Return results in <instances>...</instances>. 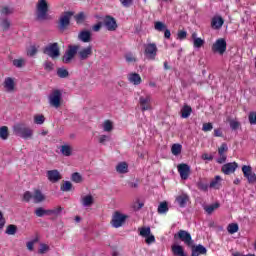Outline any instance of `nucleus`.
<instances>
[{"mask_svg": "<svg viewBox=\"0 0 256 256\" xmlns=\"http://www.w3.org/2000/svg\"><path fill=\"white\" fill-rule=\"evenodd\" d=\"M0 13L4 17H7V15H13V8L5 6L1 9Z\"/></svg>", "mask_w": 256, "mask_h": 256, "instance_id": "09e8293b", "label": "nucleus"}, {"mask_svg": "<svg viewBox=\"0 0 256 256\" xmlns=\"http://www.w3.org/2000/svg\"><path fill=\"white\" fill-rule=\"evenodd\" d=\"M72 151L73 150L69 145H62L60 149V152L62 153V155H64V157H71Z\"/></svg>", "mask_w": 256, "mask_h": 256, "instance_id": "c9c22d12", "label": "nucleus"}, {"mask_svg": "<svg viewBox=\"0 0 256 256\" xmlns=\"http://www.w3.org/2000/svg\"><path fill=\"white\" fill-rule=\"evenodd\" d=\"M171 251L174 256H187V254L185 253V249H183V246L178 244L172 245Z\"/></svg>", "mask_w": 256, "mask_h": 256, "instance_id": "412c9836", "label": "nucleus"}, {"mask_svg": "<svg viewBox=\"0 0 256 256\" xmlns=\"http://www.w3.org/2000/svg\"><path fill=\"white\" fill-rule=\"evenodd\" d=\"M183 149V146L181 144H173L171 148L172 155H181V151Z\"/></svg>", "mask_w": 256, "mask_h": 256, "instance_id": "4c0bfd02", "label": "nucleus"}, {"mask_svg": "<svg viewBox=\"0 0 256 256\" xmlns=\"http://www.w3.org/2000/svg\"><path fill=\"white\" fill-rule=\"evenodd\" d=\"M5 223L6 220H5V217H3V212L0 211V230L3 229V227H5Z\"/></svg>", "mask_w": 256, "mask_h": 256, "instance_id": "774afa93", "label": "nucleus"}, {"mask_svg": "<svg viewBox=\"0 0 256 256\" xmlns=\"http://www.w3.org/2000/svg\"><path fill=\"white\" fill-rule=\"evenodd\" d=\"M61 213H63V207H61V206H58L53 209H48V216L53 215L54 217H59V215H61Z\"/></svg>", "mask_w": 256, "mask_h": 256, "instance_id": "72a5a7b5", "label": "nucleus"}, {"mask_svg": "<svg viewBox=\"0 0 256 256\" xmlns=\"http://www.w3.org/2000/svg\"><path fill=\"white\" fill-rule=\"evenodd\" d=\"M215 209H219V203H215L204 207V210L206 211V213H208V215H211V213H213Z\"/></svg>", "mask_w": 256, "mask_h": 256, "instance_id": "37998d69", "label": "nucleus"}, {"mask_svg": "<svg viewBox=\"0 0 256 256\" xmlns=\"http://www.w3.org/2000/svg\"><path fill=\"white\" fill-rule=\"evenodd\" d=\"M177 39H180V41H183V39H187V31L179 30L177 33Z\"/></svg>", "mask_w": 256, "mask_h": 256, "instance_id": "13d9d810", "label": "nucleus"}, {"mask_svg": "<svg viewBox=\"0 0 256 256\" xmlns=\"http://www.w3.org/2000/svg\"><path fill=\"white\" fill-rule=\"evenodd\" d=\"M181 117L182 119H189L191 117V113H193V108L189 106L188 104H184V106L181 108Z\"/></svg>", "mask_w": 256, "mask_h": 256, "instance_id": "4be33fe9", "label": "nucleus"}, {"mask_svg": "<svg viewBox=\"0 0 256 256\" xmlns=\"http://www.w3.org/2000/svg\"><path fill=\"white\" fill-rule=\"evenodd\" d=\"M196 187L199 189V191H203L204 193H207L209 191V184L203 180V178H199V180L196 182Z\"/></svg>", "mask_w": 256, "mask_h": 256, "instance_id": "b1692460", "label": "nucleus"}, {"mask_svg": "<svg viewBox=\"0 0 256 256\" xmlns=\"http://www.w3.org/2000/svg\"><path fill=\"white\" fill-rule=\"evenodd\" d=\"M154 28L156 31L163 32L167 28V25H165V23H163L161 21H157L154 24Z\"/></svg>", "mask_w": 256, "mask_h": 256, "instance_id": "a18cd8bd", "label": "nucleus"}, {"mask_svg": "<svg viewBox=\"0 0 256 256\" xmlns=\"http://www.w3.org/2000/svg\"><path fill=\"white\" fill-rule=\"evenodd\" d=\"M4 87L8 91H13V89H15V81L13 80V78L11 77L6 78L4 81Z\"/></svg>", "mask_w": 256, "mask_h": 256, "instance_id": "c756f323", "label": "nucleus"}, {"mask_svg": "<svg viewBox=\"0 0 256 256\" xmlns=\"http://www.w3.org/2000/svg\"><path fill=\"white\" fill-rule=\"evenodd\" d=\"M79 41H82V43H90L91 41V31L89 30H83L78 34Z\"/></svg>", "mask_w": 256, "mask_h": 256, "instance_id": "aec40b11", "label": "nucleus"}, {"mask_svg": "<svg viewBox=\"0 0 256 256\" xmlns=\"http://www.w3.org/2000/svg\"><path fill=\"white\" fill-rule=\"evenodd\" d=\"M91 55H93L92 46L84 47L81 49L80 45L70 44L62 56V63L69 65V63H71L75 57H78L79 61H87Z\"/></svg>", "mask_w": 256, "mask_h": 256, "instance_id": "f257e3e1", "label": "nucleus"}, {"mask_svg": "<svg viewBox=\"0 0 256 256\" xmlns=\"http://www.w3.org/2000/svg\"><path fill=\"white\" fill-rule=\"evenodd\" d=\"M229 123H230V128L232 129V131H237V129H239V127H240V125H241V124H240L238 121H236V120H230Z\"/></svg>", "mask_w": 256, "mask_h": 256, "instance_id": "5fc2aeb1", "label": "nucleus"}, {"mask_svg": "<svg viewBox=\"0 0 256 256\" xmlns=\"http://www.w3.org/2000/svg\"><path fill=\"white\" fill-rule=\"evenodd\" d=\"M178 172L180 173L181 179H183V181H187V179H189V175H191V167L185 163L179 164Z\"/></svg>", "mask_w": 256, "mask_h": 256, "instance_id": "4468645a", "label": "nucleus"}, {"mask_svg": "<svg viewBox=\"0 0 256 256\" xmlns=\"http://www.w3.org/2000/svg\"><path fill=\"white\" fill-rule=\"evenodd\" d=\"M53 67H54L53 62H51L49 60L44 62L45 71L51 72V71H53Z\"/></svg>", "mask_w": 256, "mask_h": 256, "instance_id": "6e6d98bb", "label": "nucleus"}, {"mask_svg": "<svg viewBox=\"0 0 256 256\" xmlns=\"http://www.w3.org/2000/svg\"><path fill=\"white\" fill-rule=\"evenodd\" d=\"M37 46L35 45H31L28 49H27V55L28 57H35V55H37Z\"/></svg>", "mask_w": 256, "mask_h": 256, "instance_id": "49530a36", "label": "nucleus"}, {"mask_svg": "<svg viewBox=\"0 0 256 256\" xmlns=\"http://www.w3.org/2000/svg\"><path fill=\"white\" fill-rule=\"evenodd\" d=\"M157 45L155 43H149L145 46V55L147 59L151 61H155V57H157Z\"/></svg>", "mask_w": 256, "mask_h": 256, "instance_id": "9b49d317", "label": "nucleus"}, {"mask_svg": "<svg viewBox=\"0 0 256 256\" xmlns=\"http://www.w3.org/2000/svg\"><path fill=\"white\" fill-rule=\"evenodd\" d=\"M33 199V194H31V192L26 191L23 195V201H25L26 203H29V201H31Z\"/></svg>", "mask_w": 256, "mask_h": 256, "instance_id": "052dcab7", "label": "nucleus"}, {"mask_svg": "<svg viewBox=\"0 0 256 256\" xmlns=\"http://www.w3.org/2000/svg\"><path fill=\"white\" fill-rule=\"evenodd\" d=\"M71 179L74 183H81L83 181V177L78 172H74Z\"/></svg>", "mask_w": 256, "mask_h": 256, "instance_id": "de8ad7c7", "label": "nucleus"}, {"mask_svg": "<svg viewBox=\"0 0 256 256\" xmlns=\"http://www.w3.org/2000/svg\"><path fill=\"white\" fill-rule=\"evenodd\" d=\"M120 3L123 7H130L133 5V0H120Z\"/></svg>", "mask_w": 256, "mask_h": 256, "instance_id": "338daca9", "label": "nucleus"}, {"mask_svg": "<svg viewBox=\"0 0 256 256\" xmlns=\"http://www.w3.org/2000/svg\"><path fill=\"white\" fill-rule=\"evenodd\" d=\"M202 131L204 132H208V131H213V124L208 122V123H204L203 127H202Z\"/></svg>", "mask_w": 256, "mask_h": 256, "instance_id": "680f3d73", "label": "nucleus"}, {"mask_svg": "<svg viewBox=\"0 0 256 256\" xmlns=\"http://www.w3.org/2000/svg\"><path fill=\"white\" fill-rule=\"evenodd\" d=\"M104 26L108 31H117V20L112 16H106L104 19Z\"/></svg>", "mask_w": 256, "mask_h": 256, "instance_id": "f3484780", "label": "nucleus"}, {"mask_svg": "<svg viewBox=\"0 0 256 256\" xmlns=\"http://www.w3.org/2000/svg\"><path fill=\"white\" fill-rule=\"evenodd\" d=\"M227 231L228 233H230V235H234V233H237V231H239V225L237 223H231L228 225Z\"/></svg>", "mask_w": 256, "mask_h": 256, "instance_id": "ea45409f", "label": "nucleus"}, {"mask_svg": "<svg viewBox=\"0 0 256 256\" xmlns=\"http://www.w3.org/2000/svg\"><path fill=\"white\" fill-rule=\"evenodd\" d=\"M33 199L34 203H43V201H45V195L43 192H41V190L37 189L34 191Z\"/></svg>", "mask_w": 256, "mask_h": 256, "instance_id": "a878e982", "label": "nucleus"}, {"mask_svg": "<svg viewBox=\"0 0 256 256\" xmlns=\"http://www.w3.org/2000/svg\"><path fill=\"white\" fill-rule=\"evenodd\" d=\"M62 97H63V94L61 90L59 89L53 90L52 93L48 96L50 107H54V109H59V107H61Z\"/></svg>", "mask_w": 256, "mask_h": 256, "instance_id": "39448f33", "label": "nucleus"}, {"mask_svg": "<svg viewBox=\"0 0 256 256\" xmlns=\"http://www.w3.org/2000/svg\"><path fill=\"white\" fill-rule=\"evenodd\" d=\"M93 204V196L92 195H87L82 198V205L84 207H91Z\"/></svg>", "mask_w": 256, "mask_h": 256, "instance_id": "e433bc0d", "label": "nucleus"}, {"mask_svg": "<svg viewBox=\"0 0 256 256\" xmlns=\"http://www.w3.org/2000/svg\"><path fill=\"white\" fill-rule=\"evenodd\" d=\"M144 205L145 204L143 202L136 200L133 204V209H134V211H139V210L143 209Z\"/></svg>", "mask_w": 256, "mask_h": 256, "instance_id": "864d4df0", "label": "nucleus"}, {"mask_svg": "<svg viewBox=\"0 0 256 256\" xmlns=\"http://www.w3.org/2000/svg\"><path fill=\"white\" fill-rule=\"evenodd\" d=\"M49 13V3L47 0H38L36 4V16L39 21H45Z\"/></svg>", "mask_w": 256, "mask_h": 256, "instance_id": "7ed1b4c3", "label": "nucleus"}, {"mask_svg": "<svg viewBox=\"0 0 256 256\" xmlns=\"http://www.w3.org/2000/svg\"><path fill=\"white\" fill-rule=\"evenodd\" d=\"M176 201L179 207H187V203H189V195L182 194L176 198Z\"/></svg>", "mask_w": 256, "mask_h": 256, "instance_id": "393cba45", "label": "nucleus"}, {"mask_svg": "<svg viewBox=\"0 0 256 256\" xmlns=\"http://www.w3.org/2000/svg\"><path fill=\"white\" fill-rule=\"evenodd\" d=\"M98 141L101 145H105V143H107V141H111V137H109L107 135H101V136H99Z\"/></svg>", "mask_w": 256, "mask_h": 256, "instance_id": "bf43d9fd", "label": "nucleus"}, {"mask_svg": "<svg viewBox=\"0 0 256 256\" xmlns=\"http://www.w3.org/2000/svg\"><path fill=\"white\" fill-rule=\"evenodd\" d=\"M140 235L141 237H148V235H151V228L150 227L140 228Z\"/></svg>", "mask_w": 256, "mask_h": 256, "instance_id": "8fccbe9b", "label": "nucleus"}, {"mask_svg": "<svg viewBox=\"0 0 256 256\" xmlns=\"http://www.w3.org/2000/svg\"><path fill=\"white\" fill-rule=\"evenodd\" d=\"M225 23V20L221 16H214L211 20V27L212 29L219 30L221 27H223V24Z\"/></svg>", "mask_w": 256, "mask_h": 256, "instance_id": "6ab92c4d", "label": "nucleus"}, {"mask_svg": "<svg viewBox=\"0 0 256 256\" xmlns=\"http://www.w3.org/2000/svg\"><path fill=\"white\" fill-rule=\"evenodd\" d=\"M73 15H75V12L66 11L60 16L58 23L59 31H65V29L71 25V17H73Z\"/></svg>", "mask_w": 256, "mask_h": 256, "instance_id": "20e7f679", "label": "nucleus"}, {"mask_svg": "<svg viewBox=\"0 0 256 256\" xmlns=\"http://www.w3.org/2000/svg\"><path fill=\"white\" fill-rule=\"evenodd\" d=\"M34 123H36V125H43L45 123V116L43 115L34 116Z\"/></svg>", "mask_w": 256, "mask_h": 256, "instance_id": "3c124183", "label": "nucleus"}, {"mask_svg": "<svg viewBox=\"0 0 256 256\" xmlns=\"http://www.w3.org/2000/svg\"><path fill=\"white\" fill-rule=\"evenodd\" d=\"M57 75L60 79H67V77H69V71L65 68H58Z\"/></svg>", "mask_w": 256, "mask_h": 256, "instance_id": "58836bf2", "label": "nucleus"}, {"mask_svg": "<svg viewBox=\"0 0 256 256\" xmlns=\"http://www.w3.org/2000/svg\"><path fill=\"white\" fill-rule=\"evenodd\" d=\"M189 247L192 251L191 256L207 255V248L201 244L195 245V243H193L192 246Z\"/></svg>", "mask_w": 256, "mask_h": 256, "instance_id": "dca6fc26", "label": "nucleus"}, {"mask_svg": "<svg viewBox=\"0 0 256 256\" xmlns=\"http://www.w3.org/2000/svg\"><path fill=\"white\" fill-rule=\"evenodd\" d=\"M34 215H36V217H45V216H49V209L46 210L43 207H38L35 209L34 211Z\"/></svg>", "mask_w": 256, "mask_h": 256, "instance_id": "2f4dec72", "label": "nucleus"}, {"mask_svg": "<svg viewBox=\"0 0 256 256\" xmlns=\"http://www.w3.org/2000/svg\"><path fill=\"white\" fill-rule=\"evenodd\" d=\"M242 172L244 177L247 178L248 183H256V174L253 172V168L251 166H242Z\"/></svg>", "mask_w": 256, "mask_h": 256, "instance_id": "9d476101", "label": "nucleus"}, {"mask_svg": "<svg viewBox=\"0 0 256 256\" xmlns=\"http://www.w3.org/2000/svg\"><path fill=\"white\" fill-rule=\"evenodd\" d=\"M238 168L239 164L237 162H229L222 166L221 171L224 175H231L237 171Z\"/></svg>", "mask_w": 256, "mask_h": 256, "instance_id": "2eb2a0df", "label": "nucleus"}, {"mask_svg": "<svg viewBox=\"0 0 256 256\" xmlns=\"http://www.w3.org/2000/svg\"><path fill=\"white\" fill-rule=\"evenodd\" d=\"M46 177L50 183H59V181L63 179V176H61V173L57 169L48 170L46 172Z\"/></svg>", "mask_w": 256, "mask_h": 256, "instance_id": "ddd939ff", "label": "nucleus"}, {"mask_svg": "<svg viewBox=\"0 0 256 256\" xmlns=\"http://www.w3.org/2000/svg\"><path fill=\"white\" fill-rule=\"evenodd\" d=\"M75 20L77 23H82V21H85V13L80 12L75 16Z\"/></svg>", "mask_w": 256, "mask_h": 256, "instance_id": "e2e57ef3", "label": "nucleus"}, {"mask_svg": "<svg viewBox=\"0 0 256 256\" xmlns=\"http://www.w3.org/2000/svg\"><path fill=\"white\" fill-rule=\"evenodd\" d=\"M12 131L16 137H21V139H32L33 129H31L25 123H17L12 127Z\"/></svg>", "mask_w": 256, "mask_h": 256, "instance_id": "f03ea898", "label": "nucleus"}, {"mask_svg": "<svg viewBox=\"0 0 256 256\" xmlns=\"http://www.w3.org/2000/svg\"><path fill=\"white\" fill-rule=\"evenodd\" d=\"M0 139H2L3 141H7V139H9V127H0Z\"/></svg>", "mask_w": 256, "mask_h": 256, "instance_id": "473e14b6", "label": "nucleus"}, {"mask_svg": "<svg viewBox=\"0 0 256 256\" xmlns=\"http://www.w3.org/2000/svg\"><path fill=\"white\" fill-rule=\"evenodd\" d=\"M174 239H179L182 243L186 244L187 247H193V243H195L191 237V233L187 232V230H179L174 235Z\"/></svg>", "mask_w": 256, "mask_h": 256, "instance_id": "423d86ee", "label": "nucleus"}, {"mask_svg": "<svg viewBox=\"0 0 256 256\" xmlns=\"http://www.w3.org/2000/svg\"><path fill=\"white\" fill-rule=\"evenodd\" d=\"M248 119H249L250 125H256V112H250Z\"/></svg>", "mask_w": 256, "mask_h": 256, "instance_id": "4d7b16f0", "label": "nucleus"}, {"mask_svg": "<svg viewBox=\"0 0 256 256\" xmlns=\"http://www.w3.org/2000/svg\"><path fill=\"white\" fill-rule=\"evenodd\" d=\"M158 213L159 215H165V213H167V211H169V204L164 201V202H161L158 206Z\"/></svg>", "mask_w": 256, "mask_h": 256, "instance_id": "7c9ffc66", "label": "nucleus"}, {"mask_svg": "<svg viewBox=\"0 0 256 256\" xmlns=\"http://www.w3.org/2000/svg\"><path fill=\"white\" fill-rule=\"evenodd\" d=\"M48 250L49 246L47 244H41L38 253H40V255H44V253H47Z\"/></svg>", "mask_w": 256, "mask_h": 256, "instance_id": "0e129e2a", "label": "nucleus"}, {"mask_svg": "<svg viewBox=\"0 0 256 256\" xmlns=\"http://www.w3.org/2000/svg\"><path fill=\"white\" fill-rule=\"evenodd\" d=\"M17 233V227L13 224L7 226L6 235H15Z\"/></svg>", "mask_w": 256, "mask_h": 256, "instance_id": "c03bdc74", "label": "nucleus"}, {"mask_svg": "<svg viewBox=\"0 0 256 256\" xmlns=\"http://www.w3.org/2000/svg\"><path fill=\"white\" fill-rule=\"evenodd\" d=\"M128 81L133 83V85H141V76L137 73L130 74L128 76Z\"/></svg>", "mask_w": 256, "mask_h": 256, "instance_id": "cd10ccee", "label": "nucleus"}, {"mask_svg": "<svg viewBox=\"0 0 256 256\" xmlns=\"http://www.w3.org/2000/svg\"><path fill=\"white\" fill-rule=\"evenodd\" d=\"M192 39H193V46L195 49H201L203 45H205V40L197 37V33L192 34Z\"/></svg>", "mask_w": 256, "mask_h": 256, "instance_id": "5701e85b", "label": "nucleus"}, {"mask_svg": "<svg viewBox=\"0 0 256 256\" xmlns=\"http://www.w3.org/2000/svg\"><path fill=\"white\" fill-rule=\"evenodd\" d=\"M229 151V147L227 146V143H222L221 146L218 148V155L219 158H217L216 163H219V165H223L225 161H227V153Z\"/></svg>", "mask_w": 256, "mask_h": 256, "instance_id": "f8f14e48", "label": "nucleus"}, {"mask_svg": "<svg viewBox=\"0 0 256 256\" xmlns=\"http://www.w3.org/2000/svg\"><path fill=\"white\" fill-rule=\"evenodd\" d=\"M212 51L213 53L223 55L227 51V41H225L223 38L216 40V42L212 45Z\"/></svg>", "mask_w": 256, "mask_h": 256, "instance_id": "1a4fd4ad", "label": "nucleus"}, {"mask_svg": "<svg viewBox=\"0 0 256 256\" xmlns=\"http://www.w3.org/2000/svg\"><path fill=\"white\" fill-rule=\"evenodd\" d=\"M103 130L106 131L107 133L113 131V122H111L110 120L104 121Z\"/></svg>", "mask_w": 256, "mask_h": 256, "instance_id": "a19ab883", "label": "nucleus"}, {"mask_svg": "<svg viewBox=\"0 0 256 256\" xmlns=\"http://www.w3.org/2000/svg\"><path fill=\"white\" fill-rule=\"evenodd\" d=\"M0 27L3 29V31H9L11 28V21H9L7 18H1Z\"/></svg>", "mask_w": 256, "mask_h": 256, "instance_id": "f704fd0d", "label": "nucleus"}, {"mask_svg": "<svg viewBox=\"0 0 256 256\" xmlns=\"http://www.w3.org/2000/svg\"><path fill=\"white\" fill-rule=\"evenodd\" d=\"M221 181V176H215V178L209 184L210 189H220Z\"/></svg>", "mask_w": 256, "mask_h": 256, "instance_id": "c85d7f7f", "label": "nucleus"}, {"mask_svg": "<svg viewBox=\"0 0 256 256\" xmlns=\"http://www.w3.org/2000/svg\"><path fill=\"white\" fill-rule=\"evenodd\" d=\"M139 103L142 111H151V96H141L139 98Z\"/></svg>", "mask_w": 256, "mask_h": 256, "instance_id": "a211bd4d", "label": "nucleus"}, {"mask_svg": "<svg viewBox=\"0 0 256 256\" xmlns=\"http://www.w3.org/2000/svg\"><path fill=\"white\" fill-rule=\"evenodd\" d=\"M116 171L117 173L120 174H125L129 172V165L127 164V162H120L117 166H116Z\"/></svg>", "mask_w": 256, "mask_h": 256, "instance_id": "bb28decb", "label": "nucleus"}, {"mask_svg": "<svg viewBox=\"0 0 256 256\" xmlns=\"http://www.w3.org/2000/svg\"><path fill=\"white\" fill-rule=\"evenodd\" d=\"M43 53L48 55V57H51V59H57V57L61 55V52L59 51V44L57 42L49 44L44 48Z\"/></svg>", "mask_w": 256, "mask_h": 256, "instance_id": "0eeeda50", "label": "nucleus"}, {"mask_svg": "<svg viewBox=\"0 0 256 256\" xmlns=\"http://www.w3.org/2000/svg\"><path fill=\"white\" fill-rule=\"evenodd\" d=\"M13 65L14 67H17L18 69H21L23 65H25V60L24 59H15L13 60Z\"/></svg>", "mask_w": 256, "mask_h": 256, "instance_id": "603ef678", "label": "nucleus"}, {"mask_svg": "<svg viewBox=\"0 0 256 256\" xmlns=\"http://www.w3.org/2000/svg\"><path fill=\"white\" fill-rule=\"evenodd\" d=\"M129 216L122 214L121 212H115L112 216L111 225L115 229H119V227H123V224L125 221H127V218Z\"/></svg>", "mask_w": 256, "mask_h": 256, "instance_id": "6e6552de", "label": "nucleus"}, {"mask_svg": "<svg viewBox=\"0 0 256 256\" xmlns=\"http://www.w3.org/2000/svg\"><path fill=\"white\" fill-rule=\"evenodd\" d=\"M61 191L69 192L73 189V184L70 181H65L60 187Z\"/></svg>", "mask_w": 256, "mask_h": 256, "instance_id": "79ce46f5", "label": "nucleus"}, {"mask_svg": "<svg viewBox=\"0 0 256 256\" xmlns=\"http://www.w3.org/2000/svg\"><path fill=\"white\" fill-rule=\"evenodd\" d=\"M146 243L147 245H151V243H155V236L152 234H149L148 236H146Z\"/></svg>", "mask_w": 256, "mask_h": 256, "instance_id": "69168bd1", "label": "nucleus"}]
</instances>
